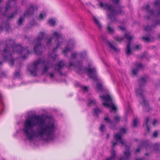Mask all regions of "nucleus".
<instances>
[{"label": "nucleus", "instance_id": "f257e3e1", "mask_svg": "<svg viewBox=\"0 0 160 160\" xmlns=\"http://www.w3.org/2000/svg\"><path fill=\"white\" fill-rule=\"evenodd\" d=\"M45 120L38 115L28 118L24 122L23 131L27 138L31 141L34 137L47 136L46 140H52L55 126L54 123L46 124Z\"/></svg>", "mask_w": 160, "mask_h": 160}, {"label": "nucleus", "instance_id": "f03ea898", "mask_svg": "<svg viewBox=\"0 0 160 160\" xmlns=\"http://www.w3.org/2000/svg\"><path fill=\"white\" fill-rule=\"evenodd\" d=\"M14 52L21 55L20 58L22 59H26L30 53L28 48H25L20 44L16 45L14 41L12 39L6 41V47L3 50L2 56L4 61L9 60L10 64L13 66L14 59L12 58V54Z\"/></svg>", "mask_w": 160, "mask_h": 160}, {"label": "nucleus", "instance_id": "7ed1b4c3", "mask_svg": "<svg viewBox=\"0 0 160 160\" xmlns=\"http://www.w3.org/2000/svg\"><path fill=\"white\" fill-rule=\"evenodd\" d=\"M112 2L116 4L115 6L112 5L105 3L103 4L102 2L100 3V7L103 8L104 10L109 11L110 13L107 15L108 18L110 19L111 22H114L117 21L116 16L118 15L124 14V12L122 10L123 7L118 3L119 0H112Z\"/></svg>", "mask_w": 160, "mask_h": 160}, {"label": "nucleus", "instance_id": "20e7f679", "mask_svg": "<svg viewBox=\"0 0 160 160\" xmlns=\"http://www.w3.org/2000/svg\"><path fill=\"white\" fill-rule=\"evenodd\" d=\"M150 6L149 4L144 5L143 7V9L146 11L147 13H149L151 16L155 17H158L160 16V9H156L155 10L153 9H150ZM160 25V20H157L155 23L152 26H147L144 28V30L147 31L152 30V27H155L157 25Z\"/></svg>", "mask_w": 160, "mask_h": 160}, {"label": "nucleus", "instance_id": "39448f33", "mask_svg": "<svg viewBox=\"0 0 160 160\" xmlns=\"http://www.w3.org/2000/svg\"><path fill=\"white\" fill-rule=\"evenodd\" d=\"M45 33L42 32H39L38 38L33 41L34 45V49L35 54L38 55H41L42 52V48L41 42L44 38Z\"/></svg>", "mask_w": 160, "mask_h": 160}, {"label": "nucleus", "instance_id": "423d86ee", "mask_svg": "<svg viewBox=\"0 0 160 160\" xmlns=\"http://www.w3.org/2000/svg\"><path fill=\"white\" fill-rule=\"evenodd\" d=\"M121 119L120 116L117 115L114 117L113 120H111L108 117H105L104 118V120L106 123L109 125L111 128L112 129H115L117 128V124L120 122Z\"/></svg>", "mask_w": 160, "mask_h": 160}, {"label": "nucleus", "instance_id": "0eeeda50", "mask_svg": "<svg viewBox=\"0 0 160 160\" xmlns=\"http://www.w3.org/2000/svg\"><path fill=\"white\" fill-rule=\"evenodd\" d=\"M143 91L142 89L139 88L136 91V95L139 96L141 99H142L144 104L143 106L144 108V111L145 112H148L151 110L152 109L149 107L148 101L144 98V95L143 94Z\"/></svg>", "mask_w": 160, "mask_h": 160}, {"label": "nucleus", "instance_id": "6e6552de", "mask_svg": "<svg viewBox=\"0 0 160 160\" xmlns=\"http://www.w3.org/2000/svg\"><path fill=\"white\" fill-rule=\"evenodd\" d=\"M45 62V60H42L41 58L38 59L33 62V64L32 66V69L29 70L30 74L34 76H36L37 75V72L38 69V66L41 63H44Z\"/></svg>", "mask_w": 160, "mask_h": 160}, {"label": "nucleus", "instance_id": "1a4fd4ad", "mask_svg": "<svg viewBox=\"0 0 160 160\" xmlns=\"http://www.w3.org/2000/svg\"><path fill=\"white\" fill-rule=\"evenodd\" d=\"M123 38H124V39L126 38L128 41V42L126 45L125 52L127 55L128 56H129L132 54L130 45L132 37L130 35L129 33H124V36Z\"/></svg>", "mask_w": 160, "mask_h": 160}, {"label": "nucleus", "instance_id": "9d476101", "mask_svg": "<svg viewBox=\"0 0 160 160\" xmlns=\"http://www.w3.org/2000/svg\"><path fill=\"white\" fill-rule=\"evenodd\" d=\"M53 35L56 38V42H57L56 46L53 50V52H55L57 48L62 45L63 42V39L62 37V35L58 33L57 32H54Z\"/></svg>", "mask_w": 160, "mask_h": 160}, {"label": "nucleus", "instance_id": "9b49d317", "mask_svg": "<svg viewBox=\"0 0 160 160\" xmlns=\"http://www.w3.org/2000/svg\"><path fill=\"white\" fill-rule=\"evenodd\" d=\"M68 67L70 68L71 67H74L75 68L78 69V72H80L82 70V62L77 60L76 63L72 62H70Z\"/></svg>", "mask_w": 160, "mask_h": 160}, {"label": "nucleus", "instance_id": "f8f14e48", "mask_svg": "<svg viewBox=\"0 0 160 160\" xmlns=\"http://www.w3.org/2000/svg\"><path fill=\"white\" fill-rule=\"evenodd\" d=\"M37 9V7H34L33 5H31L28 8V9L23 13L24 17L30 16L33 15L34 12V9Z\"/></svg>", "mask_w": 160, "mask_h": 160}, {"label": "nucleus", "instance_id": "ddd939ff", "mask_svg": "<svg viewBox=\"0 0 160 160\" xmlns=\"http://www.w3.org/2000/svg\"><path fill=\"white\" fill-rule=\"evenodd\" d=\"M126 147V150L124 152V156L121 157L119 160H130L129 158L131 157V154L130 152V148L126 145H125Z\"/></svg>", "mask_w": 160, "mask_h": 160}, {"label": "nucleus", "instance_id": "4468645a", "mask_svg": "<svg viewBox=\"0 0 160 160\" xmlns=\"http://www.w3.org/2000/svg\"><path fill=\"white\" fill-rule=\"evenodd\" d=\"M65 65V63L64 61L61 60L58 64H55V70L58 71L60 73L61 76H63L64 74L61 71V70Z\"/></svg>", "mask_w": 160, "mask_h": 160}, {"label": "nucleus", "instance_id": "2eb2a0df", "mask_svg": "<svg viewBox=\"0 0 160 160\" xmlns=\"http://www.w3.org/2000/svg\"><path fill=\"white\" fill-rule=\"evenodd\" d=\"M86 70L88 72V75L91 78L94 80L97 79L96 71L95 68H87Z\"/></svg>", "mask_w": 160, "mask_h": 160}, {"label": "nucleus", "instance_id": "dca6fc26", "mask_svg": "<svg viewBox=\"0 0 160 160\" xmlns=\"http://www.w3.org/2000/svg\"><path fill=\"white\" fill-rule=\"evenodd\" d=\"M148 78V76L145 75L144 76L138 79V82L140 88L145 85Z\"/></svg>", "mask_w": 160, "mask_h": 160}, {"label": "nucleus", "instance_id": "f3484780", "mask_svg": "<svg viewBox=\"0 0 160 160\" xmlns=\"http://www.w3.org/2000/svg\"><path fill=\"white\" fill-rule=\"evenodd\" d=\"M74 47V45L72 44L70 45L68 44L65 47L63 51V53L64 54L66 57L68 56V52L69 51H70Z\"/></svg>", "mask_w": 160, "mask_h": 160}, {"label": "nucleus", "instance_id": "a211bd4d", "mask_svg": "<svg viewBox=\"0 0 160 160\" xmlns=\"http://www.w3.org/2000/svg\"><path fill=\"white\" fill-rule=\"evenodd\" d=\"M102 104L105 107L111 108L113 111L116 112L117 110V108L112 103H103Z\"/></svg>", "mask_w": 160, "mask_h": 160}, {"label": "nucleus", "instance_id": "6ab92c4d", "mask_svg": "<svg viewBox=\"0 0 160 160\" xmlns=\"http://www.w3.org/2000/svg\"><path fill=\"white\" fill-rule=\"evenodd\" d=\"M108 43L110 48L113 50L115 52H119V49L117 47L114 46L110 42L108 41Z\"/></svg>", "mask_w": 160, "mask_h": 160}, {"label": "nucleus", "instance_id": "aec40b11", "mask_svg": "<svg viewBox=\"0 0 160 160\" xmlns=\"http://www.w3.org/2000/svg\"><path fill=\"white\" fill-rule=\"evenodd\" d=\"M114 138L116 141L120 140V143L122 145H126L124 143V141L122 139V136L121 135H120L118 134H116L114 135Z\"/></svg>", "mask_w": 160, "mask_h": 160}, {"label": "nucleus", "instance_id": "412c9836", "mask_svg": "<svg viewBox=\"0 0 160 160\" xmlns=\"http://www.w3.org/2000/svg\"><path fill=\"white\" fill-rule=\"evenodd\" d=\"M100 97L104 101L106 102H108L109 101L110 102H112V98L108 94L107 95V96H100Z\"/></svg>", "mask_w": 160, "mask_h": 160}, {"label": "nucleus", "instance_id": "4be33fe9", "mask_svg": "<svg viewBox=\"0 0 160 160\" xmlns=\"http://www.w3.org/2000/svg\"><path fill=\"white\" fill-rule=\"evenodd\" d=\"M93 20L94 23L98 27V28L100 29H101L102 28V25L100 23L99 20L98 19L95 17H93Z\"/></svg>", "mask_w": 160, "mask_h": 160}, {"label": "nucleus", "instance_id": "5701e85b", "mask_svg": "<svg viewBox=\"0 0 160 160\" xmlns=\"http://www.w3.org/2000/svg\"><path fill=\"white\" fill-rule=\"evenodd\" d=\"M141 146L147 148L149 146L148 140H142L141 141Z\"/></svg>", "mask_w": 160, "mask_h": 160}, {"label": "nucleus", "instance_id": "b1692460", "mask_svg": "<svg viewBox=\"0 0 160 160\" xmlns=\"http://www.w3.org/2000/svg\"><path fill=\"white\" fill-rule=\"evenodd\" d=\"M116 157L115 152V150H113L111 152V155L110 157L108 158L106 160H115Z\"/></svg>", "mask_w": 160, "mask_h": 160}, {"label": "nucleus", "instance_id": "393cba45", "mask_svg": "<svg viewBox=\"0 0 160 160\" xmlns=\"http://www.w3.org/2000/svg\"><path fill=\"white\" fill-rule=\"evenodd\" d=\"M17 13H18V11L16 10L14 12H12L11 13V15L9 16H7L5 14H4V16L7 17V18L8 19H11L13 18H14V16H15V15H17Z\"/></svg>", "mask_w": 160, "mask_h": 160}, {"label": "nucleus", "instance_id": "a878e982", "mask_svg": "<svg viewBox=\"0 0 160 160\" xmlns=\"http://www.w3.org/2000/svg\"><path fill=\"white\" fill-rule=\"evenodd\" d=\"M94 114L98 117V114L102 112V111L99 108H96L93 109Z\"/></svg>", "mask_w": 160, "mask_h": 160}, {"label": "nucleus", "instance_id": "bb28decb", "mask_svg": "<svg viewBox=\"0 0 160 160\" xmlns=\"http://www.w3.org/2000/svg\"><path fill=\"white\" fill-rule=\"evenodd\" d=\"M16 0H9L7 3L6 7L5 12H7L8 11L9 8L10 7V2L12 1H14V2L15 3V2Z\"/></svg>", "mask_w": 160, "mask_h": 160}, {"label": "nucleus", "instance_id": "cd10ccee", "mask_svg": "<svg viewBox=\"0 0 160 160\" xmlns=\"http://www.w3.org/2000/svg\"><path fill=\"white\" fill-rule=\"evenodd\" d=\"M142 38L143 40L146 41V42H152L154 40V38L153 37L149 38V37H142Z\"/></svg>", "mask_w": 160, "mask_h": 160}, {"label": "nucleus", "instance_id": "c85d7f7f", "mask_svg": "<svg viewBox=\"0 0 160 160\" xmlns=\"http://www.w3.org/2000/svg\"><path fill=\"white\" fill-rule=\"evenodd\" d=\"M107 30L111 34H112L114 32V30L113 28L111 27L110 25V23L108 24Z\"/></svg>", "mask_w": 160, "mask_h": 160}, {"label": "nucleus", "instance_id": "c756f323", "mask_svg": "<svg viewBox=\"0 0 160 160\" xmlns=\"http://www.w3.org/2000/svg\"><path fill=\"white\" fill-rule=\"evenodd\" d=\"M49 68V64H47L45 65L44 67V68L43 70L42 71V75L45 74L46 72L48 70Z\"/></svg>", "mask_w": 160, "mask_h": 160}, {"label": "nucleus", "instance_id": "7c9ffc66", "mask_svg": "<svg viewBox=\"0 0 160 160\" xmlns=\"http://www.w3.org/2000/svg\"><path fill=\"white\" fill-rule=\"evenodd\" d=\"M97 88L98 91L102 92V91L103 88L101 83H98L97 84Z\"/></svg>", "mask_w": 160, "mask_h": 160}, {"label": "nucleus", "instance_id": "2f4dec72", "mask_svg": "<svg viewBox=\"0 0 160 160\" xmlns=\"http://www.w3.org/2000/svg\"><path fill=\"white\" fill-rule=\"evenodd\" d=\"M149 117H148L146 118V122H145V124L147 128V131L148 132H149L150 130V128L149 127V126L148 125V122L149 121Z\"/></svg>", "mask_w": 160, "mask_h": 160}, {"label": "nucleus", "instance_id": "473e14b6", "mask_svg": "<svg viewBox=\"0 0 160 160\" xmlns=\"http://www.w3.org/2000/svg\"><path fill=\"white\" fill-rule=\"evenodd\" d=\"M105 126L103 124L101 125V126L99 128L100 130L102 132H104L105 131Z\"/></svg>", "mask_w": 160, "mask_h": 160}, {"label": "nucleus", "instance_id": "72a5a7b5", "mask_svg": "<svg viewBox=\"0 0 160 160\" xmlns=\"http://www.w3.org/2000/svg\"><path fill=\"white\" fill-rule=\"evenodd\" d=\"M48 22L52 26H54L55 24V21L52 19H49Z\"/></svg>", "mask_w": 160, "mask_h": 160}, {"label": "nucleus", "instance_id": "f704fd0d", "mask_svg": "<svg viewBox=\"0 0 160 160\" xmlns=\"http://www.w3.org/2000/svg\"><path fill=\"white\" fill-rule=\"evenodd\" d=\"M118 42H121L124 40V38L119 37H116L114 38Z\"/></svg>", "mask_w": 160, "mask_h": 160}, {"label": "nucleus", "instance_id": "c9c22d12", "mask_svg": "<svg viewBox=\"0 0 160 160\" xmlns=\"http://www.w3.org/2000/svg\"><path fill=\"white\" fill-rule=\"evenodd\" d=\"M96 104V101L92 100L91 99H89V102H88V106H89L91 104Z\"/></svg>", "mask_w": 160, "mask_h": 160}, {"label": "nucleus", "instance_id": "e433bc0d", "mask_svg": "<svg viewBox=\"0 0 160 160\" xmlns=\"http://www.w3.org/2000/svg\"><path fill=\"white\" fill-rule=\"evenodd\" d=\"M138 71V69L136 68L133 69L132 70V73L133 75H136L137 72Z\"/></svg>", "mask_w": 160, "mask_h": 160}, {"label": "nucleus", "instance_id": "4c0bfd02", "mask_svg": "<svg viewBox=\"0 0 160 160\" xmlns=\"http://www.w3.org/2000/svg\"><path fill=\"white\" fill-rule=\"evenodd\" d=\"M141 47L139 45H136L134 47L132 48V49L135 50H138L141 49Z\"/></svg>", "mask_w": 160, "mask_h": 160}, {"label": "nucleus", "instance_id": "58836bf2", "mask_svg": "<svg viewBox=\"0 0 160 160\" xmlns=\"http://www.w3.org/2000/svg\"><path fill=\"white\" fill-rule=\"evenodd\" d=\"M132 125L133 127H136L137 125V118H134L133 120Z\"/></svg>", "mask_w": 160, "mask_h": 160}, {"label": "nucleus", "instance_id": "ea45409f", "mask_svg": "<svg viewBox=\"0 0 160 160\" xmlns=\"http://www.w3.org/2000/svg\"><path fill=\"white\" fill-rule=\"evenodd\" d=\"M153 4L156 6H160V0H155Z\"/></svg>", "mask_w": 160, "mask_h": 160}, {"label": "nucleus", "instance_id": "a19ab883", "mask_svg": "<svg viewBox=\"0 0 160 160\" xmlns=\"http://www.w3.org/2000/svg\"><path fill=\"white\" fill-rule=\"evenodd\" d=\"M23 21V18L22 17H20L18 19V24L19 25H21L22 24Z\"/></svg>", "mask_w": 160, "mask_h": 160}, {"label": "nucleus", "instance_id": "79ce46f5", "mask_svg": "<svg viewBox=\"0 0 160 160\" xmlns=\"http://www.w3.org/2000/svg\"><path fill=\"white\" fill-rule=\"evenodd\" d=\"M152 136L153 137L157 138L158 136V132L157 131H155L153 133Z\"/></svg>", "mask_w": 160, "mask_h": 160}, {"label": "nucleus", "instance_id": "37998d69", "mask_svg": "<svg viewBox=\"0 0 160 160\" xmlns=\"http://www.w3.org/2000/svg\"><path fill=\"white\" fill-rule=\"evenodd\" d=\"M77 53L76 52H72L71 54V58L73 59H75L77 57Z\"/></svg>", "mask_w": 160, "mask_h": 160}, {"label": "nucleus", "instance_id": "c03bdc74", "mask_svg": "<svg viewBox=\"0 0 160 160\" xmlns=\"http://www.w3.org/2000/svg\"><path fill=\"white\" fill-rule=\"evenodd\" d=\"M52 38H49L48 39V41L47 43V46H49L50 45L52 42Z\"/></svg>", "mask_w": 160, "mask_h": 160}, {"label": "nucleus", "instance_id": "a18cd8bd", "mask_svg": "<svg viewBox=\"0 0 160 160\" xmlns=\"http://www.w3.org/2000/svg\"><path fill=\"white\" fill-rule=\"evenodd\" d=\"M135 66L138 68H142V65L141 63H138V62H136L135 64Z\"/></svg>", "mask_w": 160, "mask_h": 160}, {"label": "nucleus", "instance_id": "49530a36", "mask_svg": "<svg viewBox=\"0 0 160 160\" xmlns=\"http://www.w3.org/2000/svg\"><path fill=\"white\" fill-rule=\"evenodd\" d=\"M14 76L16 77H20V73L19 72H16L14 73Z\"/></svg>", "mask_w": 160, "mask_h": 160}, {"label": "nucleus", "instance_id": "de8ad7c7", "mask_svg": "<svg viewBox=\"0 0 160 160\" xmlns=\"http://www.w3.org/2000/svg\"><path fill=\"white\" fill-rule=\"evenodd\" d=\"M120 131L123 133H126V129L124 128H121L120 129Z\"/></svg>", "mask_w": 160, "mask_h": 160}, {"label": "nucleus", "instance_id": "09e8293b", "mask_svg": "<svg viewBox=\"0 0 160 160\" xmlns=\"http://www.w3.org/2000/svg\"><path fill=\"white\" fill-rule=\"evenodd\" d=\"M82 88L84 91H88V88L86 86H83L82 87Z\"/></svg>", "mask_w": 160, "mask_h": 160}, {"label": "nucleus", "instance_id": "8fccbe9b", "mask_svg": "<svg viewBox=\"0 0 160 160\" xmlns=\"http://www.w3.org/2000/svg\"><path fill=\"white\" fill-rule=\"evenodd\" d=\"M157 122V120L155 119L152 122V124L153 125L155 126Z\"/></svg>", "mask_w": 160, "mask_h": 160}, {"label": "nucleus", "instance_id": "3c124183", "mask_svg": "<svg viewBox=\"0 0 160 160\" xmlns=\"http://www.w3.org/2000/svg\"><path fill=\"white\" fill-rule=\"evenodd\" d=\"M10 26L8 24H7L6 26V30L7 31H8L9 30V28H10Z\"/></svg>", "mask_w": 160, "mask_h": 160}, {"label": "nucleus", "instance_id": "603ef678", "mask_svg": "<svg viewBox=\"0 0 160 160\" xmlns=\"http://www.w3.org/2000/svg\"><path fill=\"white\" fill-rule=\"evenodd\" d=\"M112 146L113 148L114 147L118 144L117 142H115L113 141H112Z\"/></svg>", "mask_w": 160, "mask_h": 160}, {"label": "nucleus", "instance_id": "864d4df0", "mask_svg": "<svg viewBox=\"0 0 160 160\" xmlns=\"http://www.w3.org/2000/svg\"><path fill=\"white\" fill-rule=\"evenodd\" d=\"M145 18L147 20H149L150 19L151 17L150 16L147 15L145 16Z\"/></svg>", "mask_w": 160, "mask_h": 160}, {"label": "nucleus", "instance_id": "5fc2aeb1", "mask_svg": "<svg viewBox=\"0 0 160 160\" xmlns=\"http://www.w3.org/2000/svg\"><path fill=\"white\" fill-rule=\"evenodd\" d=\"M118 28L119 29L121 30L122 31H124L125 30V28L124 27H122L121 26H119Z\"/></svg>", "mask_w": 160, "mask_h": 160}, {"label": "nucleus", "instance_id": "6e6d98bb", "mask_svg": "<svg viewBox=\"0 0 160 160\" xmlns=\"http://www.w3.org/2000/svg\"><path fill=\"white\" fill-rule=\"evenodd\" d=\"M39 18L41 19H43V15L42 13H40L39 15Z\"/></svg>", "mask_w": 160, "mask_h": 160}, {"label": "nucleus", "instance_id": "4d7b16f0", "mask_svg": "<svg viewBox=\"0 0 160 160\" xmlns=\"http://www.w3.org/2000/svg\"><path fill=\"white\" fill-rule=\"evenodd\" d=\"M49 74H50L51 78H52L54 77V75L53 74L51 73H49Z\"/></svg>", "mask_w": 160, "mask_h": 160}, {"label": "nucleus", "instance_id": "13d9d810", "mask_svg": "<svg viewBox=\"0 0 160 160\" xmlns=\"http://www.w3.org/2000/svg\"><path fill=\"white\" fill-rule=\"evenodd\" d=\"M2 97L0 93V102H2Z\"/></svg>", "mask_w": 160, "mask_h": 160}, {"label": "nucleus", "instance_id": "bf43d9fd", "mask_svg": "<svg viewBox=\"0 0 160 160\" xmlns=\"http://www.w3.org/2000/svg\"><path fill=\"white\" fill-rule=\"evenodd\" d=\"M136 152H140V149L138 148H137L136 149Z\"/></svg>", "mask_w": 160, "mask_h": 160}, {"label": "nucleus", "instance_id": "052dcab7", "mask_svg": "<svg viewBox=\"0 0 160 160\" xmlns=\"http://www.w3.org/2000/svg\"><path fill=\"white\" fill-rule=\"evenodd\" d=\"M3 29V27L0 25V31H2Z\"/></svg>", "mask_w": 160, "mask_h": 160}, {"label": "nucleus", "instance_id": "680f3d73", "mask_svg": "<svg viewBox=\"0 0 160 160\" xmlns=\"http://www.w3.org/2000/svg\"><path fill=\"white\" fill-rule=\"evenodd\" d=\"M136 160H144V159L142 158H140L139 159H137Z\"/></svg>", "mask_w": 160, "mask_h": 160}, {"label": "nucleus", "instance_id": "e2e57ef3", "mask_svg": "<svg viewBox=\"0 0 160 160\" xmlns=\"http://www.w3.org/2000/svg\"><path fill=\"white\" fill-rule=\"evenodd\" d=\"M159 148H158V147L157 148H156V149H155V151H159Z\"/></svg>", "mask_w": 160, "mask_h": 160}, {"label": "nucleus", "instance_id": "0e129e2a", "mask_svg": "<svg viewBox=\"0 0 160 160\" xmlns=\"http://www.w3.org/2000/svg\"><path fill=\"white\" fill-rule=\"evenodd\" d=\"M109 134L108 133L107 134V138H108L109 137Z\"/></svg>", "mask_w": 160, "mask_h": 160}, {"label": "nucleus", "instance_id": "69168bd1", "mask_svg": "<svg viewBox=\"0 0 160 160\" xmlns=\"http://www.w3.org/2000/svg\"><path fill=\"white\" fill-rule=\"evenodd\" d=\"M145 155H147V156H148V155H149V154H148V153H146V154H145Z\"/></svg>", "mask_w": 160, "mask_h": 160}, {"label": "nucleus", "instance_id": "338daca9", "mask_svg": "<svg viewBox=\"0 0 160 160\" xmlns=\"http://www.w3.org/2000/svg\"><path fill=\"white\" fill-rule=\"evenodd\" d=\"M2 63V62L0 61V65Z\"/></svg>", "mask_w": 160, "mask_h": 160}, {"label": "nucleus", "instance_id": "774afa93", "mask_svg": "<svg viewBox=\"0 0 160 160\" xmlns=\"http://www.w3.org/2000/svg\"><path fill=\"white\" fill-rule=\"evenodd\" d=\"M159 101H160V98L159 99Z\"/></svg>", "mask_w": 160, "mask_h": 160}]
</instances>
